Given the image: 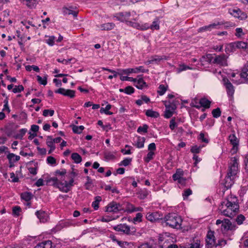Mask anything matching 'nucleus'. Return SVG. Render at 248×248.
I'll return each instance as SVG.
<instances>
[{
	"mask_svg": "<svg viewBox=\"0 0 248 248\" xmlns=\"http://www.w3.org/2000/svg\"><path fill=\"white\" fill-rule=\"evenodd\" d=\"M221 214L232 218L239 211V205L237 198L232 195H230L221 202L218 207Z\"/></svg>",
	"mask_w": 248,
	"mask_h": 248,
	"instance_id": "1",
	"label": "nucleus"
},
{
	"mask_svg": "<svg viewBox=\"0 0 248 248\" xmlns=\"http://www.w3.org/2000/svg\"><path fill=\"white\" fill-rule=\"evenodd\" d=\"M165 222L166 225L175 229H181L182 219L178 215L171 213L166 215L164 217Z\"/></svg>",
	"mask_w": 248,
	"mask_h": 248,
	"instance_id": "2",
	"label": "nucleus"
},
{
	"mask_svg": "<svg viewBox=\"0 0 248 248\" xmlns=\"http://www.w3.org/2000/svg\"><path fill=\"white\" fill-rule=\"evenodd\" d=\"M114 230L121 232L127 235H134L136 232L135 227H130L125 224H120L113 227Z\"/></svg>",
	"mask_w": 248,
	"mask_h": 248,
	"instance_id": "3",
	"label": "nucleus"
},
{
	"mask_svg": "<svg viewBox=\"0 0 248 248\" xmlns=\"http://www.w3.org/2000/svg\"><path fill=\"white\" fill-rule=\"evenodd\" d=\"M238 165L237 159L235 157L232 158L231 159L227 175L234 177L238 172Z\"/></svg>",
	"mask_w": 248,
	"mask_h": 248,
	"instance_id": "4",
	"label": "nucleus"
},
{
	"mask_svg": "<svg viewBox=\"0 0 248 248\" xmlns=\"http://www.w3.org/2000/svg\"><path fill=\"white\" fill-rule=\"evenodd\" d=\"M227 58L228 57L224 54L216 55L212 62L214 64L219 65L221 66H226L228 65Z\"/></svg>",
	"mask_w": 248,
	"mask_h": 248,
	"instance_id": "5",
	"label": "nucleus"
},
{
	"mask_svg": "<svg viewBox=\"0 0 248 248\" xmlns=\"http://www.w3.org/2000/svg\"><path fill=\"white\" fill-rule=\"evenodd\" d=\"M206 245L207 248H211L213 247H217V243L215 241V237L214 235V232L209 231L206 235Z\"/></svg>",
	"mask_w": 248,
	"mask_h": 248,
	"instance_id": "6",
	"label": "nucleus"
},
{
	"mask_svg": "<svg viewBox=\"0 0 248 248\" xmlns=\"http://www.w3.org/2000/svg\"><path fill=\"white\" fill-rule=\"evenodd\" d=\"M74 180L73 178H72L69 182L66 181H62V184H61L60 190L67 193L69 192L71 188V187L73 186Z\"/></svg>",
	"mask_w": 248,
	"mask_h": 248,
	"instance_id": "7",
	"label": "nucleus"
},
{
	"mask_svg": "<svg viewBox=\"0 0 248 248\" xmlns=\"http://www.w3.org/2000/svg\"><path fill=\"white\" fill-rule=\"evenodd\" d=\"M55 93H60L64 96L73 98L75 96V91L72 90H66L64 88H59L55 91Z\"/></svg>",
	"mask_w": 248,
	"mask_h": 248,
	"instance_id": "8",
	"label": "nucleus"
},
{
	"mask_svg": "<svg viewBox=\"0 0 248 248\" xmlns=\"http://www.w3.org/2000/svg\"><path fill=\"white\" fill-rule=\"evenodd\" d=\"M122 210V206L116 202H111L106 207V212H117Z\"/></svg>",
	"mask_w": 248,
	"mask_h": 248,
	"instance_id": "9",
	"label": "nucleus"
},
{
	"mask_svg": "<svg viewBox=\"0 0 248 248\" xmlns=\"http://www.w3.org/2000/svg\"><path fill=\"white\" fill-rule=\"evenodd\" d=\"M118 71L122 72L123 74H129L130 73H138L139 72H141L142 73H144L146 72V70L143 68L142 66H140L139 67H136L135 68H128L125 69H118Z\"/></svg>",
	"mask_w": 248,
	"mask_h": 248,
	"instance_id": "10",
	"label": "nucleus"
},
{
	"mask_svg": "<svg viewBox=\"0 0 248 248\" xmlns=\"http://www.w3.org/2000/svg\"><path fill=\"white\" fill-rule=\"evenodd\" d=\"M46 185L52 186L60 189L61 184H62V179H58L56 177H53L48 179L46 180Z\"/></svg>",
	"mask_w": 248,
	"mask_h": 248,
	"instance_id": "11",
	"label": "nucleus"
},
{
	"mask_svg": "<svg viewBox=\"0 0 248 248\" xmlns=\"http://www.w3.org/2000/svg\"><path fill=\"white\" fill-rule=\"evenodd\" d=\"M130 15L131 14L129 12H121L118 13L115 17L121 22L125 21L127 23L129 21L128 20L129 19Z\"/></svg>",
	"mask_w": 248,
	"mask_h": 248,
	"instance_id": "12",
	"label": "nucleus"
},
{
	"mask_svg": "<svg viewBox=\"0 0 248 248\" xmlns=\"http://www.w3.org/2000/svg\"><path fill=\"white\" fill-rule=\"evenodd\" d=\"M127 25L131 26L133 28H135L137 29H140L141 30H146L149 29V24L148 23H145L142 25H140V24L131 21H129L127 23Z\"/></svg>",
	"mask_w": 248,
	"mask_h": 248,
	"instance_id": "13",
	"label": "nucleus"
},
{
	"mask_svg": "<svg viewBox=\"0 0 248 248\" xmlns=\"http://www.w3.org/2000/svg\"><path fill=\"white\" fill-rule=\"evenodd\" d=\"M223 81L224 85L227 89V94L230 96H232L234 92L233 85L228 79L224 78Z\"/></svg>",
	"mask_w": 248,
	"mask_h": 248,
	"instance_id": "14",
	"label": "nucleus"
},
{
	"mask_svg": "<svg viewBox=\"0 0 248 248\" xmlns=\"http://www.w3.org/2000/svg\"><path fill=\"white\" fill-rule=\"evenodd\" d=\"M146 218L151 222H155L162 218L158 212H154L148 213L146 215Z\"/></svg>",
	"mask_w": 248,
	"mask_h": 248,
	"instance_id": "15",
	"label": "nucleus"
},
{
	"mask_svg": "<svg viewBox=\"0 0 248 248\" xmlns=\"http://www.w3.org/2000/svg\"><path fill=\"white\" fill-rule=\"evenodd\" d=\"M234 46L238 49H242L243 50L248 49V44L243 41H237L231 43L230 46Z\"/></svg>",
	"mask_w": 248,
	"mask_h": 248,
	"instance_id": "16",
	"label": "nucleus"
},
{
	"mask_svg": "<svg viewBox=\"0 0 248 248\" xmlns=\"http://www.w3.org/2000/svg\"><path fill=\"white\" fill-rule=\"evenodd\" d=\"M35 215L41 222L44 223L47 221L48 216L45 211L42 210L37 211L36 212Z\"/></svg>",
	"mask_w": 248,
	"mask_h": 248,
	"instance_id": "17",
	"label": "nucleus"
},
{
	"mask_svg": "<svg viewBox=\"0 0 248 248\" xmlns=\"http://www.w3.org/2000/svg\"><path fill=\"white\" fill-rule=\"evenodd\" d=\"M135 83H136L135 86L139 89H142L147 87L146 83L143 80L141 75L137 76V81Z\"/></svg>",
	"mask_w": 248,
	"mask_h": 248,
	"instance_id": "18",
	"label": "nucleus"
},
{
	"mask_svg": "<svg viewBox=\"0 0 248 248\" xmlns=\"http://www.w3.org/2000/svg\"><path fill=\"white\" fill-rule=\"evenodd\" d=\"M221 229L224 231L233 230L234 229V226L232 224L230 220L225 219L222 224Z\"/></svg>",
	"mask_w": 248,
	"mask_h": 248,
	"instance_id": "19",
	"label": "nucleus"
},
{
	"mask_svg": "<svg viewBox=\"0 0 248 248\" xmlns=\"http://www.w3.org/2000/svg\"><path fill=\"white\" fill-rule=\"evenodd\" d=\"M165 105L166 109L165 111L164 117L166 118H169L173 115V111L175 108L174 106H171L170 105H167V104H165Z\"/></svg>",
	"mask_w": 248,
	"mask_h": 248,
	"instance_id": "20",
	"label": "nucleus"
},
{
	"mask_svg": "<svg viewBox=\"0 0 248 248\" xmlns=\"http://www.w3.org/2000/svg\"><path fill=\"white\" fill-rule=\"evenodd\" d=\"M233 179L234 177L227 175L224 179V182L223 183L224 186L227 189L231 188L232 186L234 183Z\"/></svg>",
	"mask_w": 248,
	"mask_h": 248,
	"instance_id": "21",
	"label": "nucleus"
},
{
	"mask_svg": "<svg viewBox=\"0 0 248 248\" xmlns=\"http://www.w3.org/2000/svg\"><path fill=\"white\" fill-rule=\"evenodd\" d=\"M64 15H72L74 17H77L78 14V11L73 10V8L70 7L69 8L63 7L62 9Z\"/></svg>",
	"mask_w": 248,
	"mask_h": 248,
	"instance_id": "22",
	"label": "nucleus"
},
{
	"mask_svg": "<svg viewBox=\"0 0 248 248\" xmlns=\"http://www.w3.org/2000/svg\"><path fill=\"white\" fill-rule=\"evenodd\" d=\"M167 57L166 56H157L155 55L151 58V59L148 61L149 63H152L154 62H159L162 60H166Z\"/></svg>",
	"mask_w": 248,
	"mask_h": 248,
	"instance_id": "23",
	"label": "nucleus"
},
{
	"mask_svg": "<svg viewBox=\"0 0 248 248\" xmlns=\"http://www.w3.org/2000/svg\"><path fill=\"white\" fill-rule=\"evenodd\" d=\"M52 242L51 241H45L37 245L34 248H51Z\"/></svg>",
	"mask_w": 248,
	"mask_h": 248,
	"instance_id": "24",
	"label": "nucleus"
},
{
	"mask_svg": "<svg viewBox=\"0 0 248 248\" xmlns=\"http://www.w3.org/2000/svg\"><path fill=\"white\" fill-rule=\"evenodd\" d=\"M137 195H138V198L140 199H145L149 194V191L147 189L144 188L143 189L140 190L137 192Z\"/></svg>",
	"mask_w": 248,
	"mask_h": 248,
	"instance_id": "25",
	"label": "nucleus"
},
{
	"mask_svg": "<svg viewBox=\"0 0 248 248\" xmlns=\"http://www.w3.org/2000/svg\"><path fill=\"white\" fill-rule=\"evenodd\" d=\"M240 76L241 78L248 80V62L242 69V72L240 74Z\"/></svg>",
	"mask_w": 248,
	"mask_h": 248,
	"instance_id": "26",
	"label": "nucleus"
},
{
	"mask_svg": "<svg viewBox=\"0 0 248 248\" xmlns=\"http://www.w3.org/2000/svg\"><path fill=\"white\" fill-rule=\"evenodd\" d=\"M33 197V195L31 192H24L21 194V198L26 202L30 201Z\"/></svg>",
	"mask_w": 248,
	"mask_h": 248,
	"instance_id": "27",
	"label": "nucleus"
},
{
	"mask_svg": "<svg viewBox=\"0 0 248 248\" xmlns=\"http://www.w3.org/2000/svg\"><path fill=\"white\" fill-rule=\"evenodd\" d=\"M199 103L204 108H208L210 107L211 102L205 98L201 99Z\"/></svg>",
	"mask_w": 248,
	"mask_h": 248,
	"instance_id": "28",
	"label": "nucleus"
},
{
	"mask_svg": "<svg viewBox=\"0 0 248 248\" xmlns=\"http://www.w3.org/2000/svg\"><path fill=\"white\" fill-rule=\"evenodd\" d=\"M115 27V24L113 23H107L101 25L102 30L108 31L113 29Z\"/></svg>",
	"mask_w": 248,
	"mask_h": 248,
	"instance_id": "29",
	"label": "nucleus"
},
{
	"mask_svg": "<svg viewBox=\"0 0 248 248\" xmlns=\"http://www.w3.org/2000/svg\"><path fill=\"white\" fill-rule=\"evenodd\" d=\"M183 175V171L181 169H178L177 170L176 173L172 175L173 179L174 181H176L177 179H180V178H182Z\"/></svg>",
	"mask_w": 248,
	"mask_h": 248,
	"instance_id": "30",
	"label": "nucleus"
},
{
	"mask_svg": "<svg viewBox=\"0 0 248 248\" xmlns=\"http://www.w3.org/2000/svg\"><path fill=\"white\" fill-rule=\"evenodd\" d=\"M145 139L144 137H139L137 139V141L135 146L139 148H141L144 147V142Z\"/></svg>",
	"mask_w": 248,
	"mask_h": 248,
	"instance_id": "31",
	"label": "nucleus"
},
{
	"mask_svg": "<svg viewBox=\"0 0 248 248\" xmlns=\"http://www.w3.org/2000/svg\"><path fill=\"white\" fill-rule=\"evenodd\" d=\"M7 158L9 160V163H11L13 158H15L14 159V162L18 161L20 158L19 155H16L13 153H9L7 156Z\"/></svg>",
	"mask_w": 248,
	"mask_h": 248,
	"instance_id": "32",
	"label": "nucleus"
},
{
	"mask_svg": "<svg viewBox=\"0 0 248 248\" xmlns=\"http://www.w3.org/2000/svg\"><path fill=\"white\" fill-rule=\"evenodd\" d=\"M145 114L148 117L152 118H157L159 116V114L157 112L153 111L152 109L147 110Z\"/></svg>",
	"mask_w": 248,
	"mask_h": 248,
	"instance_id": "33",
	"label": "nucleus"
},
{
	"mask_svg": "<svg viewBox=\"0 0 248 248\" xmlns=\"http://www.w3.org/2000/svg\"><path fill=\"white\" fill-rule=\"evenodd\" d=\"M72 159L76 163H79L82 161L81 156L78 153H73L71 155Z\"/></svg>",
	"mask_w": 248,
	"mask_h": 248,
	"instance_id": "34",
	"label": "nucleus"
},
{
	"mask_svg": "<svg viewBox=\"0 0 248 248\" xmlns=\"http://www.w3.org/2000/svg\"><path fill=\"white\" fill-rule=\"evenodd\" d=\"M102 200L100 196H96L95 197V201L92 203V206L95 210H97L99 208V202Z\"/></svg>",
	"mask_w": 248,
	"mask_h": 248,
	"instance_id": "35",
	"label": "nucleus"
},
{
	"mask_svg": "<svg viewBox=\"0 0 248 248\" xmlns=\"http://www.w3.org/2000/svg\"><path fill=\"white\" fill-rule=\"evenodd\" d=\"M84 129V127L83 125L76 126L74 125L72 127L73 131L76 134H80Z\"/></svg>",
	"mask_w": 248,
	"mask_h": 248,
	"instance_id": "36",
	"label": "nucleus"
},
{
	"mask_svg": "<svg viewBox=\"0 0 248 248\" xmlns=\"http://www.w3.org/2000/svg\"><path fill=\"white\" fill-rule=\"evenodd\" d=\"M27 129L22 128L19 130V133L17 134L15 138L16 139H20L22 140L23 139V136L25 135V133L27 132Z\"/></svg>",
	"mask_w": 248,
	"mask_h": 248,
	"instance_id": "37",
	"label": "nucleus"
},
{
	"mask_svg": "<svg viewBox=\"0 0 248 248\" xmlns=\"http://www.w3.org/2000/svg\"><path fill=\"white\" fill-rule=\"evenodd\" d=\"M229 139L230 142L233 145L234 147L238 145L237 139L234 135H231Z\"/></svg>",
	"mask_w": 248,
	"mask_h": 248,
	"instance_id": "38",
	"label": "nucleus"
},
{
	"mask_svg": "<svg viewBox=\"0 0 248 248\" xmlns=\"http://www.w3.org/2000/svg\"><path fill=\"white\" fill-rule=\"evenodd\" d=\"M221 111L220 108H217L214 109L212 111L213 116L215 118H217L220 117L221 115Z\"/></svg>",
	"mask_w": 248,
	"mask_h": 248,
	"instance_id": "39",
	"label": "nucleus"
},
{
	"mask_svg": "<svg viewBox=\"0 0 248 248\" xmlns=\"http://www.w3.org/2000/svg\"><path fill=\"white\" fill-rule=\"evenodd\" d=\"M168 86L166 87L164 85H160L158 87V90L157 91V93L160 95H163L166 92L167 90Z\"/></svg>",
	"mask_w": 248,
	"mask_h": 248,
	"instance_id": "40",
	"label": "nucleus"
},
{
	"mask_svg": "<svg viewBox=\"0 0 248 248\" xmlns=\"http://www.w3.org/2000/svg\"><path fill=\"white\" fill-rule=\"evenodd\" d=\"M230 13L234 17L239 18L240 17L239 16L241 14V10L239 9H233L230 11Z\"/></svg>",
	"mask_w": 248,
	"mask_h": 248,
	"instance_id": "41",
	"label": "nucleus"
},
{
	"mask_svg": "<svg viewBox=\"0 0 248 248\" xmlns=\"http://www.w3.org/2000/svg\"><path fill=\"white\" fill-rule=\"evenodd\" d=\"M217 25L216 24H210L208 26H206L200 28L199 30V32H201L204 31L210 30L211 28H215Z\"/></svg>",
	"mask_w": 248,
	"mask_h": 248,
	"instance_id": "42",
	"label": "nucleus"
},
{
	"mask_svg": "<svg viewBox=\"0 0 248 248\" xmlns=\"http://www.w3.org/2000/svg\"><path fill=\"white\" fill-rule=\"evenodd\" d=\"M245 219L246 218L244 217V216H243L242 214H240L237 216V217L235 219V221L237 222V224L241 225L243 223V221L245 220Z\"/></svg>",
	"mask_w": 248,
	"mask_h": 248,
	"instance_id": "43",
	"label": "nucleus"
},
{
	"mask_svg": "<svg viewBox=\"0 0 248 248\" xmlns=\"http://www.w3.org/2000/svg\"><path fill=\"white\" fill-rule=\"evenodd\" d=\"M54 114V110L52 109H44L43 112V115L46 117L48 115L52 116Z\"/></svg>",
	"mask_w": 248,
	"mask_h": 248,
	"instance_id": "44",
	"label": "nucleus"
},
{
	"mask_svg": "<svg viewBox=\"0 0 248 248\" xmlns=\"http://www.w3.org/2000/svg\"><path fill=\"white\" fill-rule=\"evenodd\" d=\"M37 80L40 84L43 85H46L47 84V78L46 77L43 78L40 76H37Z\"/></svg>",
	"mask_w": 248,
	"mask_h": 248,
	"instance_id": "45",
	"label": "nucleus"
},
{
	"mask_svg": "<svg viewBox=\"0 0 248 248\" xmlns=\"http://www.w3.org/2000/svg\"><path fill=\"white\" fill-rule=\"evenodd\" d=\"M127 210L129 212L131 213V212H135V211H142V208L140 207H138V208H135L134 207V206L133 205L130 204L129 205Z\"/></svg>",
	"mask_w": 248,
	"mask_h": 248,
	"instance_id": "46",
	"label": "nucleus"
},
{
	"mask_svg": "<svg viewBox=\"0 0 248 248\" xmlns=\"http://www.w3.org/2000/svg\"><path fill=\"white\" fill-rule=\"evenodd\" d=\"M87 182L85 184V186L86 189L89 190L92 187V181L91 179L89 177H87Z\"/></svg>",
	"mask_w": 248,
	"mask_h": 248,
	"instance_id": "47",
	"label": "nucleus"
},
{
	"mask_svg": "<svg viewBox=\"0 0 248 248\" xmlns=\"http://www.w3.org/2000/svg\"><path fill=\"white\" fill-rule=\"evenodd\" d=\"M106 160H110L115 158L114 155L111 152H106L104 154Z\"/></svg>",
	"mask_w": 248,
	"mask_h": 248,
	"instance_id": "48",
	"label": "nucleus"
},
{
	"mask_svg": "<svg viewBox=\"0 0 248 248\" xmlns=\"http://www.w3.org/2000/svg\"><path fill=\"white\" fill-rule=\"evenodd\" d=\"M148 128V126L147 124H144L143 126H140L138 127L137 132L139 133L143 132L147 133Z\"/></svg>",
	"mask_w": 248,
	"mask_h": 248,
	"instance_id": "49",
	"label": "nucleus"
},
{
	"mask_svg": "<svg viewBox=\"0 0 248 248\" xmlns=\"http://www.w3.org/2000/svg\"><path fill=\"white\" fill-rule=\"evenodd\" d=\"M66 173V170L64 169H62L61 170H56L55 171V175L64 176Z\"/></svg>",
	"mask_w": 248,
	"mask_h": 248,
	"instance_id": "50",
	"label": "nucleus"
},
{
	"mask_svg": "<svg viewBox=\"0 0 248 248\" xmlns=\"http://www.w3.org/2000/svg\"><path fill=\"white\" fill-rule=\"evenodd\" d=\"M120 79L122 81H130L135 82L137 81V78H134L132 77H128L127 76H121Z\"/></svg>",
	"mask_w": 248,
	"mask_h": 248,
	"instance_id": "51",
	"label": "nucleus"
},
{
	"mask_svg": "<svg viewBox=\"0 0 248 248\" xmlns=\"http://www.w3.org/2000/svg\"><path fill=\"white\" fill-rule=\"evenodd\" d=\"M162 248H178V246L177 245L170 244L168 245L166 242H165L162 246H161Z\"/></svg>",
	"mask_w": 248,
	"mask_h": 248,
	"instance_id": "52",
	"label": "nucleus"
},
{
	"mask_svg": "<svg viewBox=\"0 0 248 248\" xmlns=\"http://www.w3.org/2000/svg\"><path fill=\"white\" fill-rule=\"evenodd\" d=\"M201 146H198L197 145L193 146L191 147L190 151L192 153L198 154L200 152Z\"/></svg>",
	"mask_w": 248,
	"mask_h": 248,
	"instance_id": "53",
	"label": "nucleus"
},
{
	"mask_svg": "<svg viewBox=\"0 0 248 248\" xmlns=\"http://www.w3.org/2000/svg\"><path fill=\"white\" fill-rule=\"evenodd\" d=\"M55 37L54 36H49V38L46 40V42L49 46H52L54 44Z\"/></svg>",
	"mask_w": 248,
	"mask_h": 248,
	"instance_id": "54",
	"label": "nucleus"
},
{
	"mask_svg": "<svg viewBox=\"0 0 248 248\" xmlns=\"http://www.w3.org/2000/svg\"><path fill=\"white\" fill-rule=\"evenodd\" d=\"M24 90V87L22 85H19L17 86H16L13 89V92L14 93H20Z\"/></svg>",
	"mask_w": 248,
	"mask_h": 248,
	"instance_id": "55",
	"label": "nucleus"
},
{
	"mask_svg": "<svg viewBox=\"0 0 248 248\" xmlns=\"http://www.w3.org/2000/svg\"><path fill=\"white\" fill-rule=\"evenodd\" d=\"M142 215L140 213H138L136 214V217L133 218V222H140L142 221Z\"/></svg>",
	"mask_w": 248,
	"mask_h": 248,
	"instance_id": "56",
	"label": "nucleus"
},
{
	"mask_svg": "<svg viewBox=\"0 0 248 248\" xmlns=\"http://www.w3.org/2000/svg\"><path fill=\"white\" fill-rule=\"evenodd\" d=\"M177 126V124L175 122V118L173 117L170 121V128L171 130H173Z\"/></svg>",
	"mask_w": 248,
	"mask_h": 248,
	"instance_id": "57",
	"label": "nucleus"
},
{
	"mask_svg": "<svg viewBox=\"0 0 248 248\" xmlns=\"http://www.w3.org/2000/svg\"><path fill=\"white\" fill-rule=\"evenodd\" d=\"M151 28L152 30H158L159 29V25L158 23V21H154L152 24L149 25V28Z\"/></svg>",
	"mask_w": 248,
	"mask_h": 248,
	"instance_id": "58",
	"label": "nucleus"
},
{
	"mask_svg": "<svg viewBox=\"0 0 248 248\" xmlns=\"http://www.w3.org/2000/svg\"><path fill=\"white\" fill-rule=\"evenodd\" d=\"M46 161L48 164H51L52 165H55L56 163V159L51 156H48L47 157Z\"/></svg>",
	"mask_w": 248,
	"mask_h": 248,
	"instance_id": "59",
	"label": "nucleus"
},
{
	"mask_svg": "<svg viewBox=\"0 0 248 248\" xmlns=\"http://www.w3.org/2000/svg\"><path fill=\"white\" fill-rule=\"evenodd\" d=\"M191 194H192V190L189 188L186 189L184 191V192L183 194L184 199L185 200L187 198V197Z\"/></svg>",
	"mask_w": 248,
	"mask_h": 248,
	"instance_id": "60",
	"label": "nucleus"
},
{
	"mask_svg": "<svg viewBox=\"0 0 248 248\" xmlns=\"http://www.w3.org/2000/svg\"><path fill=\"white\" fill-rule=\"evenodd\" d=\"M202 59H205V61L208 62L209 63H211L212 62L213 57L212 56V54H208L206 56H203Z\"/></svg>",
	"mask_w": 248,
	"mask_h": 248,
	"instance_id": "61",
	"label": "nucleus"
},
{
	"mask_svg": "<svg viewBox=\"0 0 248 248\" xmlns=\"http://www.w3.org/2000/svg\"><path fill=\"white\" fill-rule=\"evenodd\" d=\"M134 92V89L132 86H127L124 89V93L130 94Z\"/></svg>",
	"mask_w": 248,
	"mask_h": 248,
	"instance_id": "62",
	"label": "nucleus"
},
{
	"mask_svg": "<svg viewBox=\"0 0 248 248\" xmlns=\"http://www.w3.org/2000/svg\"><path fill=\"white\" fill-rule=\"evenodd\" d=\"M132 158H125L121 162L120 165H124V166H127L130 164Z\"/></svg>",
	"mask_w": 248,
	"mask_h": 248,
	"instance_id": "63",
	"label": "nucleus"
},
{
	"mask_svg": "<svg viewBox=\"0 0 248 248\" xmlns=\"http://www.w3.org/2000/svg\"><path fill=\"white\" fill-rule=\"evenodd\" d=\"M139 248H155V247L149 243H144L140 245Z\"/></svg>",
	"mask_w": 248,
	"mask_h": 248,
	"instance_id": "64",
	"label": "nucleus"
}]
</instances>
